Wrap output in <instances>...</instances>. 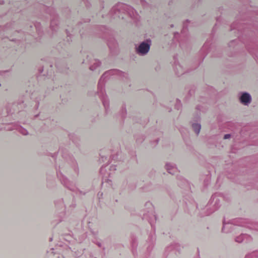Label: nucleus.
<instances>
[{
	"label": "nucleus",
	"instance_id": "16",
	"mask_svg": "<svg viewBox=\"0 0 258 258\" xmlns=\"http://www.w3.org/2000/svg\"><path fill=\"white\" fill-rule=\"evenodd\" d=\"M209 48V44L208 42H206L204 44L203 47L201 49V52L203 53H206L208 50Z\"/></svg>",
	"mask_w": 258,
	"mask_h": 258
},
{
	"label": "nucleus",
	"instance_id": "3",
	"mask_svg": "<svg viewBox=\"0 0 258 258\" xmlns=\"http://www.w3.org/2000/svg\"><path fill=\"white\" fill-rule=\"evenodd\" d=\"M222 199L221 197L216 195H213L204 209L206 212V215H209L217 210L221 205Z\"/></svg>",
	"mask_w": 258,
	"mask_h": 258
},
{
	"label": "nucleus",
	"instance_id": "12",
	"mask_svg": "<svg viewBox=\"0 0 258 258\" xmlns=\"http://www.w3.org/2000/svg\"><path fill=\"white\" fill-rule=\"evenodd\" d=\"M107 166L102 167L100 169V173L102 175V180L103 182H108L110 181L108 177L110 176V174H111L110 173H106V172L107 171Z\"/></svg>",
	"mask_w": 258,
	"mask_h": 258
},
{
	"label": "nucleus",
	"instance_id": "19",
	"mask_svg": "<svg viewBox=\"0 0 258 258\" xmlns=\"http://www.w3.org/2000/svg\"><path fill=\"white\" fill-rule=\"evenodd\" d=\"M62 183L68 188L70 189L71 190H73V188L70 187L69 184V181L67 178H64L62 181Z\"/></svg>",
	"mask_w": 258,
	"mask_h": 258
},
{
	"label": "nucleus",
	"instance_id": "1",
	"mask_svg": "<svg viewBox=\"0 0 258 258\" xmlns=\"http://www.w3.org/2000/svg\"><path fill=\"white\" fill-rule=\"evenodd\" d=\"M110 76H117L120 78H123L126 77L127 75L119 70H111L105 72L100 78L98 83L97 94L102 100L105 109H107L109 106V101L104 93V84L106 79Z\"/></svg>",
	"mask_w": 258,
	"mask_h": 258
},
{
	"label": "nucleus",
	"instance_id": "14",
	"mask_svg": "<svg viewBox=\"0 0 258 258\" xmlns=\"http://www.w3.org/2000/svg\"><path fill=\"white\" fill-rule=\"evenodd\" d=\"M174 70L175 73L179 76L183 74L184 72L182 67L178 62H175Z\"/></svg>",
	"mask_w": 258,
	"mask_h": 258
},
{
	"label": "nucleus",
	"instance_id": "21",
	"mask_svg": "<svg viewBox=\"0 0 258 258\" xmlns=\"http://www.w3.org/2000/svg\"><path fill=\"white\" fill-rule=\"evenodd\" d=\"M230 137H231V135L230 134H226L224 136V139H228Z\"/></svg>",
	"mask_w": 258,
	"mask_h": 258
},
{
	"label": "nucleus",
	"instance_id": "18",
	"mask_svg": "<svg viewBox=\"0 0 258 258\" xmlns=\"http://www.w3.org/2000/svg\"><path fill=\"white\" fill-rule=\"evenodd\" d=\"M50 28L53 31H56L57 24L55 20H52L50 23Z\"/></svg>",
	"mask_w": 258,
	"mask_h": 258
},
{
	"label": "nucleus",
	"instance_id": "13",
	"mask_svg": "<svg viewBox=\"0 0 258 258\" xmlns=\"http://www.w3.org/2000/svg\"><path fill=\"white\" fill-rule=\"evenodd\" d=\"M234 226L231 223H225L224 222L223 226L222 228L223 232L225 233H228L232 231V230L234 228Z\"/></svg>",
	"mask_w": 258,
	"mask_h": 258
},
{
	"label": "nucleus",
	"instance_id": "20",
	"mask_svg": "<svg viewBox=\"0 0 258 258\" xmlns=\"http://www.w3.org/2000/svg\"><path fill=\"white\" fill-rule=\"evenodd\" d=\"M109 170L111 171H115L116 170V166L115 165H111L110 166Z\"/></svg>",
	"mask_w": 258,
	"mask_h": 258
},
{
	"label": "nucleus",
	"instance_id": "17",
	"mask_svg": "<svg viewBox=\"0 0 258 258\" xmlns=\"http://www.w3.org/2000/svg\"><path fill=\"white\" fill-rule=\"evenodd\" d=\"M245 258H258V252L255 251L247 254Z\"/></svg>",
	"mask_w": 258,
	"mask_h": 258
},
{
	"label": "nucleus",
	"instance_id": "2",
	"mask_svg": "<svg viewBox=\"0 0 258 258\" xmlns=\"http://www.w3.org/2000/svg\"><path fill=\"white\" fill-rule=\"evenodd\" d=\"M126 14L135 21L138 20L139 15L132 7L124 4H118L114 6L109 12V16L114 19H124Z\"/></svg>",
	"mask_w": 258,
	"mask_h": 258
},
{
	"label": "nucleus",
	"instance_id": "25",
	"mask_svg": "<svg viewBox=\"0 0 258 258\" xmlns=\"http://www.w3.org/2000/svg\"><path fill=\"white\" fill-rule=\"evenodd\" d=\"M154 239H155V238H154V237L153 236H152V238H151V240H152V243H151V245H152V244H153V241H154Z\"/></svg>",
	"mask_w": 258,
	"mask_h": 258
},
{
	"label": "nucleus",
	"instance_id": "7",
	"mask_svg": "<svg viewBox=\"0 0 258 258\" xmlns=\"http://www.w3.org/2000/svg\"><path fill=\"white\" fill-rule=\"evenodd\" d=\"M83 63H90V70L91 71H94L97 67H98L100 65V62L99 60L93 59L91 60V57L87 56L86 57V59L82 61Z\"/></svg>",
	"mask_w": 258,
	"mask_h": 258
},
{
	"label": "nucleus",
	"instance_id": "24",
	"mask_svg": "<svg viewBox=\"0 0 258 258\" xmlns=\"http://www.w3.org/2000/svg\"><path fill=\"white\" fill-rule=\"evenodd\" d=\"M141 2L142 3V4L144 6H145V4H146V2L144 0H141Z\"/></svg>",
	"mask_w": 258,
	"mask_h": 258
},
{
	"label": "nucleus",
	"instance_id": "27",
	"mask_svg": "<svg viewBox=\"0 0 258 258\" xmlns=\"http://www.w3.org/2000/svg\"><path fill=\"white\" fill-rule=\"evenodd\" d=\"M256 230H258V228H254Z\"/></svg>",
	"mask_w": 258,
	"mask_h": 258
},
{
	"label": "nucleus",
	"instance_id": "5",
	"mask_svg": "<svg viewBox=\"0 0 258 258\" xmlns=\"http://www.w3.org/2000/svg\"><path fill=\"white\" fill-rule=\"evenodd\" d=\"M238 96L239 101L242 104L248 106L251 103L252 98L249 93L245 92H240Z\"/></svg>",
	"mask_w": 258,
	"mask_h": 258
},
{
	"label": "nucleus",
	"instance_id": "11",
	"mask_svg": "<svg viewBox=\"0 0 258 258\" xmlns=\"http://www.w3.org/2000/svg\"><path fill=\"white\" fill-rule=\"evenodd\" d=\"M165 168L169 173L171 174H174L178 172V169L176 165L173 163H166L165 165Z\"/></svg>",
	"mask_w": 258,
	"mask_h": 258
},
{
	"label": "nucleus",
	"instance_id": "4",
	"mask_svg": "<svg viewBox=\"0 0 258 258\" xmlns=\"http://www.w3.org/2000/svg\"><path fill=\"white\" fill-rule=\"evenodd\" d=\"M151 41L147 40L141 43L138 46H136V51L139 55L144 56L148 53L150 50Z\"/></svg>",
	"mask_w": 258,
	"mask_h": 258
},
{
	"label": "nucleus",
	"instance_id": "9",
	"mask_svg": "<svg viewBox=\"0 0 258 258\" xmlns=\"http://www.w3.org/2000/svg\"><path fill=\"white\" fill-rule=\"evenodd\" d=\"M6 130L9 131L16 130H18L20 133L23 135H27L28 134V131L26 129L15 124H11L8 125L6 127Z\"/></svg>",
	"mask_w": 258,
	"mask_h": 258
},
{
	"label": "nucleus",
	"instance_id": "6",
	"mask_svg": "<svg viewBox=\"0 0 258 258\" xmlns=\"http://www.w3.org/2000/svg\"><path fill=\"white\" fill-rule=\"evenodd\" d=\"M146 205L150 207L151 210L148 213L144 214L143 218L148 220L151 225L152 226L153 223L156 220V217L153 211V206L151 203H147Z\"/></svg>",
	"mask_w": 258,
	"mask_h": 258
},
{
	"label": "nucleus",
	"instance_id": "15",
	"mask_svg": "<svg viewBox=\"0 0 258 258\" xmlns=\"http://www.w3.org/2000/svg\"><path fill=\"white\" fill-rule=\"evenodd\" d=\"M177 180L178 184L181 187H183L184 185L187 184V181L186 180L181 176H178Z\"/></svg>",
	"mask_w": 258,
	"mask_h": 258
},
{
	"label": "nucleus",
	"instance_id": "23",
	"mask_svg": "<svg viewBox=\"0 0 258 258\" xmlns=\"http://www.w3.org/2000/svg\"><path fill=\"white\" fill-rule=\"evenodd\" d=\"M125 113H126V109H125V108H122V113L123 114H125Z\"/></svg>",
	"mask_w": 258,
	"mask_h": 258
},
{
	"label": "nucleus",
	"instance_id": "26",
	"mask_svg": "<svg viewBox=\"0 0 258 258\" xmlns=\"http://www.w3.org/2000/svg\"><path fill=\"white\" fill-rule=\"evenodd\" d=\"M176 38V34H174V38Z\"/></svg>",
	"mask_w": 258,
	"mask_h": 258
},
{
	"label": "nucleus",
	"instance_id": "22",
	"mask_svg": "<svg viewBox=\"0 0 258 258\" xmlns=\"http://www.w3.org/2000/svg\"><path fill=\"white\" fill-rule=\"evenodd\" d=\"M35 27L37 31H40L39 24L38 23L35 25Z\"/></svg>",
	"mask_w": 258,
	"mask_h": 258
},
{
	"label": "nucleus",
	"instance_id": "8",
	"mask_svg": "<svg viewBox=\"0 0 258 258\" xmlns=\"http://www.w3.org/2000/svg\"><path fill=\"white\" fill-rule=\"evenodd\" d=\"M200 120V116L197 115L191 122L192 130L197 135L199 134L201 128Z\"/></svg>",
	"mask_w": 258,
	"mask_h": 258
},
{
	"label": "nucleus",
	"instance_id": "28",
	"mask_svg": "<svg viewBox=\"0 0 258 258\" xmlns=\"http://www.w3.org/2000/svg\"><path fill=\"white\" fill-rule=\"evenodd\" d=\"M0 86H1V84H0Z\"/></svg>",
	"mask_w": 258,
	"mask_h": 258
},
{
	"label": "nucleus",
	"instance_id": "10",
	"mask_svg": "<svg viewBox=\"0 0 258 258\" xmlns=\"http://www.w3.org/2000/svg\"><path fill=\"white\" fill-rule=\"evenodd\" d=\"M251 240V236L247 234H241L235 238V241L238 243H241L242 242H249Z\"/></svg>",
	"mask_w": 258,
	"mask_h": 258
}]
</instances>
